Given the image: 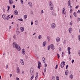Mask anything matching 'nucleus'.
Here are the masks:
<instances>
[{"label":"nucleus","instance_id":"nucleus-1","mask_svg":"<svg viewBox=\"0 0 80 80\" xmlns=\"http://www.w3.org/2000/svg\"><path fill=\"white\" fill-rule=\"evenodd\" d=\"M12 46L13 48H15L16 49H17L18 51L19 52L21 50V48H20V46L18 45V44H16L15 42H13V43Z\"/></svg>","mask_w":80,"mask_h":80},{"label":"nucleus","instance_id":"nucleus-2","mask_svg":"<svg viewBox=\"0 0 80 80\" xmlns=\"http://www.w3.org/2000/svg\"><path fill=\"white\" fill-rule=\"evenodd\" d=\"M49 5L50 7V10H53V4L52 2L51 1H50L49 2Z\"/></svg>","mask_w":80,"mask_h":80},{"label":"nucleus","instance_id":"nucleus-3","mask_svg":"<svg viewBox=\"0 0 80 80\" xmlns=\"http://www.w3.org/2000/svg\"><path fill=\"white\" fill-rule=\"evenodd\" d=\"M51 27L52 29H55L56 28V24L55 23H52L51 25Z\"/></svg>","mask_w":80,"mask_h":80},{"label":"nucleus","instance_id":"nucleus-4","mask_svg":"<svg viewBox=\"0 0 80 80\" xmlns=\"http://www.w3.org/2000/svg\"><path fill=\"white\" fill-rule=\"evenodd\" d=\"M65 65V62L64 61L62 62L60 64L61 68H63Z\"/></svg>","mask_w":80,"mask_h":80},{"label":"nucleus","instance_id":"nucleus-5","mask_svg":"<svg viewBox=\"0 0 80 80\" xmlns=\"http://www.w3.org/2000/svg\"><path fill=\"white\" fill-rule=\"evenodd\" d=\"M20 63H21V64L22 65H24V64H25V63H24V61H23V59H20Z\"/></svg>","mask_w":80,"mask_h":80},{"label":"nucleus","instance_id":"nucleus-6","mask_svg":"<svg viewBox=\"0 0 80 80\" xmlns=\"http://www.w3.org/2000/svg\"><path fill=\"white\" fill-rule=\"evenodd\" d=\"M38 68H39V69H40V67L42 66V64H41V62H40V61H38Z\"/></svg>","mask_w":80,"mask_h":80},{"label":"nucleus","instance_id":"nucleus-7","mask_svg":"<svg viewBox=\"0 0 80 80\" xmlns=\"http://www.w3.org/2000/svg\"><path fill=\"white\" fill-rule=\"evenodd\" d=\"M17 73H20V68H19V67H17Z\"/></svg>","mask_w":80,"mask_h":80},{"label":"nucleus","instance_id":"nucleus-8","mask_svg":"<svg viewBox=\"0 0 80 80\" xmlns=\"http://www.w3.org/2000/svg\"><path fill=\"white\" fill-rule=\"evenodd\" d=\"M6 17H7V16L5 14H3L2 16V18H3V19L4 20H6Z\"/></svg>","mask_w":80,"mask_h":80},{"label":"nucleus","instance_id":"nucleus-9","mask_svg":"<svg viewBox=\"0 0 80 80\" xmlns=\"http://www.w3.org/2000/svg\"><path fill=\"white\" fill-rule=\"evenodd\" d=\"M51 48L52 50H54L55 49V47H54V45L53 44H51L50 45Z\"/></svg>","mask_w":80,"mask_h":80},{"label":"nucleus","instance_id":"nucleus-10","mask_svg":"<svg viewBox=\"0 0 80 80\" xmlns=\"http://www.w3.org/2000/svg\"><path fill=\"white\" fill-rule=\"evenodd\" d=\"M56 41L57 42H60V39L59 38V37H58L56 38Z\"/></svg>","mask_w":80,"mask_h":80},{"label":"nucleus","instance_id":"nucleus-11","mask_svg":"<svg viewBox=\"0 0 80 80\" xmlns=\"http://www.w3.org/2000/svg\"><path fill=\"white\" fill-rule=\"evenodd\" d=\"M30 72V74L31 75H33V68L31 69Z\"/></svg>","mask_w":80,"mask_h":80},{"label":"nucleus","instance_id":"nucleus-12","mask_svg":"<svg viewBox=\"0 0 80 80\" xmlns=\"http://www.w3.org/2000/svg\"><path fill=\"white\" fill-rule=\"evenodd\" d=\"M22 53L23 55H25V50L24 49H22Z\"/></svg>","mask_w":80,"mask_h":80},{"label":"nucleus","instance_id":"nucleus-13","mask_svg":"<svg viewBox=\"0 0 80 80\" xmlns=\"http://www.w3.org/2000/svg\"><path fill=\"white\" fill-rule=\"evenodd\" d=\"M68 31L70 33L72 32V28H70L68 29Z\"/></svg>","mask_w":80,"mask_h":80},{"label":"nucleus","instance_id":"nucleus-14","mask_svg":"<svg viewBox=\"0 0 80 80\" xmlns=\"http://www.w3.org/2000/svg\"><path fill=\"white\" fill-rule=\"evenodd\" d=\"M9 0V4H12L13 3V1L12 0Z\"/></svg>","mask_w":80,"mask_h":80},{"label":"nucleus","instance_id":"nucleus-15","mask_svg":"<svg viewBox=\"0 0 80 80\" xmlns=\"http://www.w3.org/2000/svg\"><path fill=\"white\" fill-rule=\"evenodd\" d=\"M52 15L54 16H56V13H55V11L53 10L52 12Z\"/></svg>","mask_w":80,"mask_h":80},{"label":"nucleus","instance_id":"nucleus-16","mask_svg":"<svg viewBox=\"0 0 80 80\" xmlns=\"http://www.w3.org/2000/svg\"><path fill=\"white\" fill-rule=\"evenodd\" d=\"M14 14L15 15H18V11H17V10L14 11Z\"/></svg>","mask_w":80,"mask_h":80},{"label":"nucleus","instance_id":"nucleus-17","mask_svg":"<svg viewBox=\"0 0 80 80\" xmlns=\"http://www.w3.org/2000/svg\"><path fill=\"white\" fill-rule=\"evenodd\" d=\"M20 30L21 31V32H23V31H24V28L23 27H21L20 28Z\"/></svg>","mask_w":80,"mask_h":80},{"label":"nucleus","instance_id":"nucleus-18","mask_svg":"<svg viewBox=\"0 0 80 80\" xmlns=\"http://www.w3.org/2000/svg\"><path fill=\"white\" fill-rule=\"evenodd\" d=\"M51 38H50V36H48L47 37V40L48 42H50V40Z\"/></svg>","mask_w":80,"mask_h":80},{"label":"nucleus","instance_id":"nucleus-19","mask_svg":"<svg viewBox=\"0 0 80 80\" xmlns=\"http://www.w3.org/2000/svg\"><path fill=\"white\" fill-rule=\"evenodd\" d=\"M20 33V32L19 30V29H17V33L18 35H19V34Z\"/></svg>","mask_w":80,"mask_h":80},{"label":"nucleus","instance_id":"nucleus-20","mask_svg":"<svg viewBox=\"0 0 80 80\" xmlns=\"http://www.w3.org/2000/svg\"><path fill=\"white\" fill-rule=\"evenodd\" d=\"M68 6H70L71 5V1L70 0H69L68 2Z\"/></svg>","mask_w":80,"mask_h":80},{"label":"nucleus","instance_id":"nucleus-21","mask_svg":"<svg viewBox=\"0 0 80 80\" xmlns=\"http://www.w3.org/2000/svg\"><path fill=\"white\" fill-rule=\"evenodd\" d=\"M69 78H70L71 79H72L73 78V75L71 74L70 76H69Z\"/></svg>","mask_w":80,"mask_h":80},{"label":"nucleus","instance_id":"nucleus-22","mask_svg":"<svg viewBox=\"0 0 80 80\" xmlns=\"http://www.w3.org/2000/svg\"><path fill=\"white\" fill-rule=\"evenodd\" d=\"M41 38H42V35H39L38 36V39H41Z\"/></svg>","mask_w":80,"mask_h":80},{"label":"nucleus","instance_id":"nucleus-23","mask_svg":"<svg viewBox=\"0 0 80 80\" xmlns=\"http://www.w3.org/2000/svg\"><path fill=\"white\" fill-rule=\"evenodd\" d=\"M42 60L44 63H45V58L42 57Z\"/></svg>","mask_w":80,"mask_h":80},{"label":"nucleus","instance_id":"nucleus-24","mask_svg":"<svg viewBox=\"0 0 80 80\" xmlns=\"http://www.w3.org/2000/svg\"><path fill=\"white\" fill-rule=\"evenodd\" d=\"M29 5L30 6V7H32V3L31 2H28Z\"/></svg>","mask_w":80,"mask_h":80},{"label":"nucleus","instance_id":"nucleus-25","mask_svg":"<svg viewBox=\"0 0 80 80\" xmlns=\"http://www.w3.org/2000/svg\"><path fill=\"white\" fill-rule=\"evenodd\" d=\"M46 42L44 41L43 42V47H45L46 45Z\"/></svg>","mask_w":80,"mask_h":80},{"label":"nucleus","instance_id":"nucleus-26","mask_svg":"<svg viewBox=\"0 0 80 80\" xmlns=\"http://www.w3.org/2000/svg\"><path fill=\"white\" fill-rule=\"evenodd\" d=\"M65 74L66 75H68V71H66Z\"/></svg>","mask_w":80,"mask_h":80},{"label":"nucleus","instance_id":"nucleus-27","mask_svg":"<svg viewBox=\"0 0 80 80\" xmlns=\"http://www.w3.org/2000/svg\"><path fill=\"white\" fill-rule=\"evenodd\" d=\"M35 24L36 25H38V20H36L35 22Z\"/></svg>","mask_w":80,"mask_h":80},{"label":"nucleus","instance_id":"nucleus-28","mask_svg":"<svg viewBox=\"0 0 80 80\" xmlns=\"http://www.w3.org/2000/svg\"><path fill=\"white\" fill-rule=\"evenodd\" d=\"M76 13H77L75 12H74L73 13V15L74 17H77V15H76Z\"/></svg>","mask_w":80,"mask_h":80},{"label":"nucleus","instance_id":"nucleus-29","mask_svg":"<svg viewBox=\"0 0 80 80\" xmlns=\"http://www.w3.org/2000/svg\"><path fill=\"white\" fill-rule=\"evenodd\" d=\"M78 39L79 41H80V35H79L78 36Z\"/></svg>","mask_w":80,"mask_h":80},{"label":"nucleus","instance_id":"nucleus-30","mask_svg":"<svg viewBox=\"0 0 80 80\" xmlns=\"http://www.w3.org/2000/svg\"><path fill=\"white\" fill-rule=\"evenodd\" d=\"M27 18V15H24V19H25Z\"/></svg>","mask_w":80,"mask_h":80},{"label":"nucleus","instance_id":"nucleus-31","mask_svg":"<svg viewBox=\"0 0 80 80\" xmlns=\"http://www.w3.org/2000/svg\"><path fill=\"white\" fill-rule=\"evenodd\" d=\"M52 80H55V76L52 77Z\"/></svg>","mask_w":80,"mask_h":80},{"label":"nucleus","instance_id":"nucleus-32","mask_svg":"<svg viewBox=\"0 0 80 80\" xmlns=\"http://www.w3.org/2000/svg\"><path fill=\"white\" fill-rule=\"evenodd\" d=\"M70 50H71L70 47H68V51H70Z\"/></svg>","mask_w":80,"mask_h":80},{"label":"nucleus","instance_id":"nucleus-33","mask_svg":"<svg viewBox=\"0 0 80 80\" xmlns=\"http://www.w3.org/2000/svg\"><path fill=\"white\" fill-rule=\"evenodd\" d=\"M13 38L15 40H16L17 38H16V36H15V35L13 36Z\"/></svg>","mask_w":80,"mask_h":80},{"label":"nucleus","instance_id":"nucleus-34","mask_svg":"<svg viewBox=\"0 0 80 80\" xmlns=\"http://www.w3.org/2000/svg\"><path fill=\"white\" fill-rule=\"evenodd\" d=\"M34 77V76L33 75H32V77H31V78H30V80H33V78Z\"/></svg>","mask_w":80,"mask_h":80},{"label":"nucleus","instance_id":"nucleus-35","mask_svg":"<svg viewBox=\"0 0 80 80\" xmlns=\"http://www.w3.org/2000/svg\"><path fill=\"white\" fill-rule=\"evenodd\" d=\"M44 13V12H43V10H42L41 11V14H42V13Z\"/></svg>","mask_w":80,"mask_h":80},{"label":"nucleus","instance_id":"nucleus-36","mask_svg":"<svg viewBox=\"0 0 80 80\" xmlns=\"http://www.w3.org/2000/svg\"><path fill=\"white\" fill-rule=\"evenodd\" d=\"M20 2H21V3H22V4H23V0H21Z\"/></svg>","mask_w":80,"mask_h":80},{"label":"nucleus","instance_id":"nucleus-37","mask_svg":"<svg viewBox=\"0 0 80 80\" xmlns=\"http://www.w3.org/2000/svg\"><path fill=\"white\" fill-rule=\"evenodd\" d=\"M57 55L58 58H60V55L58 53H57Z\"/></svg>","mask_w":80,"mask_h":80},{"label":"nucleus","instance_id":"nucleus-38","mask_svg":"<svg viewBox=\"0 0 80 80\" xmlns=\"http://www.w3.org/2000/svg\"><path fill=\"white\" fill-rule=\"evenodd\" d=\"M18 20H19V21H21L22 22V21H23V19H18Z\"/></svg>","mask_w":80,"mask_h":80},{"label":"nucleus","instance_id":"nucleus-39","mask_svg":"<svg viewBox=\"0 0 80 80\" xmlns=\"http://www.w3.org/2000/svg\"><path fill=\"white\" fill-rule=\"evenodd\" d=\"M56 78L57 80H59V78L58 77L56 76Z\"/></svg>","mask_w":80,"mask_h":80},{"label":"nucleus","instance_id":"nucleus-40","mask_svg":"<svg viewBox=\"0 0 80 80\" xmlns=\"http://www.w3.org/2000/svg\"><path fill=\"white\" fill-rule=\"evenodd\" d=\"M38 78V75H37L35 78V79L37 80Z\"/></svg>","mask_w":80,"mask_h":80},{"label":"nucleus","instance_id":"nucleus-41","mask_svg":"<svg viewBox=\"0 0 80 80\" xmlns=\"http://www.w3.org/2000/svg\"><path fill=\"white\" fill-rule=\"evenodd\" d=\"M50 46H48V50H50Z\"/></svg>","mask_w":80,"mask_h":80},{"label":"nucleus","instance_id":"nucleus-42","mask_svg":"<svg viewBox=\"0 0 80 80\" xmlns=\"http://www.w3.org/2000/svg\"><path fill=\"white\" fill-rule=\"evenodd\" d=\"M72 11H73V10L72 9H70V13H72Z\"/></svg>","mask_w":80,"mask_h":80},{"label":"nucleus","instance_id":"nucleus-43","mask_svg":"<svg viewBox=\"0 0 80 80\" xmlns=\"http://www.w3.org/2000/svg\"><path fill=\"white\" fill-rule=\"evenodd\" d=\"M77 21H78V22H80V18H78V20H77Z\"/></svg>","mask_w":80,"mask_h":80},{"label":"nucleus","instance_id":"nucleus-44","mask_svg":"<svg viewBox=\"0 0 80 80\" xmlns=\"http://www.w3.org/2000/svg\"><path fill=\"white\" fill-rule=\"evenodd\" d=\"M68 68V65H67L66 66V69H67Z\"/></svg>","mask_w":80,"mask_h":80},{"label":"nucleus","instance_id":"nucleus-45","mask_svg":"<svg viewBox=\"0 0 80 80\" xmlns=\"http://www.w3.org/2000/svg\"><path fill=\"white\" fill-rule=\"evenodd\" d=\"M58 65H56V68H55V69H57V68H58Z\"/></svg>","mask_w":80,"mask_h":80},{"label":"nucleus","instance_id":"nucleus-46","mask_svg":"<svg viewBox=\"0 0 80 80\" xmlns=\"http://www.w3.org/2000/svg\"><path fill=\"white\" fill-rule=\"evenodd\" d=\"M68 53L69 55H70L71 52H70V51H68Z\"/></svg>","mask_w":80,"mask_h":80},{"label":"nucleus","instance_id":"nucleus-47","mask_svg":"<svg viewBox=\"0 0 80 80\" xmlns=\"http://www.w3.org/2000/svg\"><path fill=\"white\" fill-rule=\"evenodd\" d=\"M72 18H73V16L70 15V18H71V19H72Z\"/></svg>","mask_w":80,"mask_h":80},{"label":"nucleus","instance_id":"nucleus-48","mask_svg":"<svg viewBox=\"0 0 80 80\" xmlns=\"http://www.w3.org/2000/svg\"><path fill=\"white\" fill-rule=\"evenodd\" d=\"M59 50H60V52L62 51V48H61L60 47L59 48Z\"/></svg>","mask_w":80,"mask_h":80},{"label":"nucleus","instance_id":"nucleus-49","mask_svg":"<svg viewBox=\"0 0 80 80\" xmlns=\"http://www.w3.org/2000/svg\"><path fill=\"white\" fill-rule=\"evenodd\" d=\"M71 58H71V57H70L69 58V61H70V60H71Z\"/></svg>","mask_w":80,"mask_h":80},{"label":"nucleus","instance_id":"nucleus-50","mask_svg":"<svg viewBox=\"0 0 80 80\" xmlns=\"http://www.w3.org/2000/svg\"><path fill=\"white\" fill-rule=\"evenodd\" d=\"M79 6L78 5L77 6L75 7L76 9H77V8H78Z\"/></svg>","mask_w":80,"mask_h":80},{"label":"nucleus","instance_id":"nucleus-51","mask_svg":"<svg viewBox=\"0 0 80 80\" xmlns=\"http://www.w3.org/2000/svg\"><path fill=\"white\" fill-rule=\"evenodd\" d=\"M80 10H78L77 12V13H80Z\"/></svg>","mask_w":80,"mask_h":80},{"label":"nucleus","instance_id":"nucleus-52","mask_svg":"<svg viewBox=\"0 0 80 80\" xmlns=\"http://www.w3.org/2000/svg\"><path fill=\"white\" fill-rule=\"evenodd\" d=\"M78 53L79 56H80V50H79L78 52Z\"/></svg>","mask_w":80,"mask_h":80},{"label":"nucleus","instance_id":"nucleus-53","mask_svg":"<svg viewBox=\"0 0 80 80\" xmlns=\"http://www.w3.org/2000/svg\"><path fill=\"white\" fill-rule=\"evenodd\" d=\"M46 68H44V72L45 73L46 72Z\"/></svg>","mask_w":80,"mask_h":80},{"label":"nucleus","instance_id":"nucleus-54","mask_svg":"<svg viewBox=\"0 0 80 80\" xmlns=\"http://www.w3.org/2000/svg\"><path fill=\"white\" fill-rule=\"evenodd\" d=\"M16 80H19V78H18L17 77L16 78Z\"/></svg>","mask_w":80,"mask_h":80},{"label":"nucleus","instance_id":"nucleus-55","mask_svg":"<svg viewBox=\"0 0 80 80\" xmlns=\"http://www.w3.org/2000/svg\"><path fill=\"white\" fill-rule=\"evenodd\" d=\"M15 8V5H13V8Z\"/></svg>","mask_w":80,"mask_h":80},{"label":"nucleus","instance_id":"nucleus-56","mask_svg":"<svg viewBox=\"0 0 80 80\" xmlns=\"http://www.w3.org/2000/svg\"><path fill=\"white\" fill-rule=\"evenodd\" d=\"M44 66H45V67H47V64L45 63L44 64Z\"/></svg>","mask_w":80,"mask_h":80},{"label":"nucleus","instance_id":"nucleus-57","mask_svg":"<svg viewBox=\"0 0 80 80\" xmlns=\"http://www.w3.org/2000/svg\"><path fill=\"white\" fill-rule=\"evenodd\" d=\"M36 57L38 59V56H37V54L36 55Z\"/></svg>","mask_w":80,"mask_h":80},{"label":"nucleus","instance_id":"nucleus-58","mask_svg":"<svg viewBox=\"0 0 80 80\" xmlns=\"http://www.w3.org/2000/svg\"><path fill=\"white\" fill-rule=\"evenodd\" d=\"M73 62H74V60H73L72 62V63H73Z\"/></svg>","mask_w":80,"mask_h":80},{"label":"nucleus","instance_id":"nucleus-59","mask_svg":"<svg viewBox=\"0 0 80 80\" xmlns=\"http://www.w3.org/2000/svg\"><path fill=\"white\" fill-rule=\"evenodd\" d=\"M65 8H64L63 9L62 11H65Z\"/></svg>","mask_w":80,"mask_h":80},{"label":"nucleus","instance_id":"nucleus-60","mask_svg":"<svg viewBox=\"0 0 80 80\" xmlns=\"http://www.w3.org/2000/svg\"><path fill=\"white\" fill-rule=\"evenodd\" d=\"M8 9H10V6H8Z\"/></svg>","mask_w":80,"mask_h":80},{"label":"nucleus","instance_id":"nucleus-61","mask_svg":"<svg viewBox=\"0 0 80 80\" xmlns=\"http://www.w3.org/2000/svg\"><path fill=\"white\" fill-rule=\"evenodd\" d=\"M33 24V21H32L31 22V25H32Z\"/></svg>","mask_w":80,"mask_h":80},{"label":"nucleus","instance_id":"nucleus-62","mask_svg":"<svg viewBox=\"0 0 80 80\" xmlns=\"http://www.w3.org/2000/svg\"><path fill=\"white\" fill-rule=\"evenodd\" d=\"M70 25H71V26L72 25V22H70Z\"/></svg>","mask_w":80,"mask_h":80},{"label":"nucleus","instance_id":"nucleus-63","mask_svg":"<svg viewBox=\"0 0 80 80\" xmlns=\"http://www.w3.org/2000/svg\"><path fill=\"white\" fill-rule=\"evenodd\" d=\"M13 15H12L11 17V18H13Z\"/></svg>","mask_w":80,"mask_h":80},{"label":"nucleus","instance_id":"nucleus-64","mask_svg":"<svg viewBox=\"0 0 80 80\" xmlns=\"http://www.w3.org/2000/svg\"><path fill=\"white\" fill-rule=\"evenodd\" d=\"M6 68L7 69L8 68V65L7 64L6 65Z\"/></svg>","mask_w":80,"mask_h":80}]
</instances>
